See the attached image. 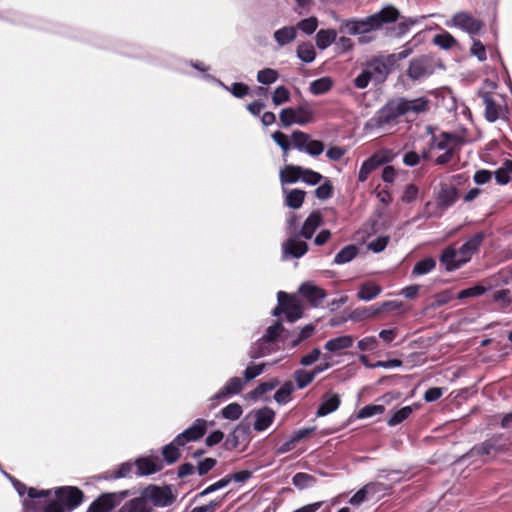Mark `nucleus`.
Returning <instances> with one entry per match:
<instances>
[{
  "instance_id": "f257e3e1",
  "label": "nucleus",
  "mask_w": 512,
  "mask_h": 512,
  "mask_svg": "<svg viewBox=\"0 0 512 512\" xmlns=\"http://www.w3.org/2000/svg\"><path fill=\"white\" fill-rule=\"evenodd\" d=\"M31 500L23 503V512H71L83 501V493L72 486L51 490L29 489Z\"/></svg>"
},
{
  "instance_id": "f03ea898",
  "label": "nucleus",
  "mask_w": 512,
  "mask_h": 512,
  "mask_svg": "<svg viewBox=\"0 0 512 512\" xmlns=\"http://www.w3.org/2000/svg\"><path fill=\"white\" fill-rule=\"evenodd\" d=\"M483 240V234L478 233L466 241L459 249L454 247L446 248L441 257V263L447 270H455L467 263L473 254L479 249Z\"/></svg>"
},
{
  "instance_id": "7ed1b4c3",
  "label": "nucleus",
  "mask_w": 512,
  "mask_h": 512,
  "mask_svg": "<svg viewBox=\"0 0 512 512\" xmlns=\"http://www.w3.org/2000/svg\"><path fill=\"white\" fill-rule=\"evenodd\" d=\"M397 18V9L392 6H387L364 20L347 21L345 27L350 34L367 33L381 27L384 23L394 22Z\"/></svg>"
},
{
  "instance_id": "20e7f679",
  "label": "nucleus",
  "mask_w": 512,
  "mask_h": 512,
  "mask_svg": "<svg viewBox=\"0 0 512 512\" xmlns=\"http://www.w3.org/2000/svg\"><path fill=\"white\" fill-rule=\"evenodd\" d=\"M401 116L402 113L397 100L392 99L375 113V115L368 121L367 126L376 129L391 127L398 122V119Z\"/></svg>"
},
{
  "instance_id": "39448f33",
  "label": "nucleus",
  "mask_w": 512,
  "mask_h": 512,
  "mask_svg": "<svg viewBox=\"0 0 512 512\" xmlns=\"http://www.w3.org/2000/svg\"><path fill=\"white\" fill-rule=\"evenodd\" d=\"M315 111L309 104H303L298 108H284L279 114L280 122L284 127L293 124L306 125L314 121Z\"/></svg>"
},
{
  "instance_id": "423d86ee",
  "label": "nucleus",
  "mask_w": 512,
  "mask_h": 512,
  "mask_svg": "<svg viewBox=\"0 0 512 512\" xmlns=\"http://www.w3.org/2000/svg\"><path fill=\"white\" fill-rule=\"evenodd\" d=\"M445 25L458 28L469 34L471 38L475 37L484 26L481 20L465 11L455 13L450 20L446 21Z\"/></svg>"
},
{
  "instance_id": "0eeeda50",
  "label": "nucleus",
  "mask_w": 512,
  "mask_h": 512,
  "mask_svg": "<svg viewBox=\"0 0 512 512\" xmlns=\"http://www.w3.org/2000/svg\"><path fill=\"white\" fill-rule=\"evenodd\" d=\"M457 198L456 190L449 186H442L437 194L436 202L426 204V214L428 217H440L442 213L450 207Z\"/></svg>"
},
{
  "instance_id": "6e6552de",
  "label": "nucleus",
  "mask_w": 512,
  "mask_h": 512,
  "mask_svg": "<svg viewBox=\"0 0 512 512\" xmlns=\"http://www.w3.org/2000/svg\"><path fill=\"white\" fill-rule=\"evenodd\" d=\"M395 64L396 56L394 54H388L371 59L367 62L366 67L375 81L383 82L391 73Z\"/></svg>"
},
{
  "instance_id": "1a4fd4ad",
  "label": "nucleus",
  "mask_w": 512,
  "mask_h": 512,
  "mask_svg": "<svg viewBox=\"0 0 512 512\" xmlns=\"http://www.w3.org/2000/svg\"><path fill=\"white\" fill-rule=\"evenodd\" d=\"M147 501L154 507H167L175 501L170 487L149 486L143 491Z\"/></svg>"
},
{
  "instance_id": "9d476101",
  "label": "nucleus",
  "mask_w": 512,
  "mask_h": 512,
  "mask_svg": "<svg viewBox=\"0 0 512 512\" xmlns=\"http://www.w3.org/2000/svg\"><path fill=\"white\" fill-rule=\"evenodd\" d=\"M482 100L485 105V117L489 122H495L499 118L505 116L508 112L501 95H491L484 93Z\"/></svg>"
},
{
  "instance_id": "9b49d317",
  "label": "nucleus",
  "mask_w": 512,
  "mask_h": 512,
  "mask_svg": "<svg viewBox=\"0 0 512 512\" xmlns=\"http://www.w3.org/2000/svg\"><path fill=\"white\" fill-rule=\"evenodd\" d=\"M282 331L283 326L280 322H275L273 325L269 326L262 338L252 346L250 356L252 358H259L268 354L270 351L265 345L273 343Z\"/></svg>"
},
{
  "instance_id": "f8f14e48",
  "label": "nucleus",
  "mask_w": 512,
  "mask_h": 512,
  "mask_svg": "<svg viewBox=\"0 0 512 512\" xmlns=\"http://www.w3.org/2000/svg\"><path fill=\"white\" fill-rule=\"evenodd\" d=\"M279 305L283 307V311L286 314V318L290 322H294L302 316V305L300 301L288 295L287 293L280 291L278 292Z\"/></svg>"
},
{
  "instance_id": "ddd939ff",
  "label": "nucleus",
  "mask_w": 512,
  "mask_h": 512,
  "mask_svg": "<svg viewBox=\"0 0 512 512\" xmlns=\"http://www.w3.org/2000/svg\"><path fill=\"white\" fill-rule=\"evenodd\" d=\"M400 107L402 116L418 115L429 109V100L426 97H418L414 99L396 98Z\"/></svg>"
},
{
  "instance_id": "4468645a",
  "label": "nucleus",
  "mask_w": 512,
  "mask_h": 512,
  "mask_svg": "<svg viewBox=\"0 0 512 512\" xmlns=\"http://www.w3.org/2000/svg\"><path fill=\"white\" fill-rule=\"evenodd\" d=\"M208 422L204 419H197L192 426L180 433L175 442L178 446H184L187 442L200 439L206 432Z\"/></svg>"
},
{
  "instance_id": "2eb2a0df",
  "label": "nucleus",
  "mask_w": 512,
  "mask_h": 512,
  "mask_svg": "<svg viewBox=\"0 0 512 512\" xmlns=\"http://www.w3.org/2000/svg\"><path fill=\"white\" fill-rule=\"evenodd\" d=\"M505 442L501 436H494L490 439L485 440L483 443L475 445L469 452L468 456L473 457L476 455H492L503 451L505 448Z\"/></svg>"
},
{
  "instance_id": "dca6fc26",
  "label": "nucleus",
  "mask_w": 512,
  "mask_h": 512,
  "mask_svg": "<svg viewBox=\"0 0 512 512\" xmlns=\"http://www.w3.org/2000/svg\"><path fill=\"white\" fill-rule=\"evenodd\" d=\"M460 144L461 139L457 135L443 132L439 135L433 136L430 144V151H447L450 148H458Z\"/></svg>"
},
{
  "instance_id": "f3484780",
  "label": "nucleus",
  "mask_w": 512,
  "mask_h": 512,
  "mask_svg": "<svg viewBox=\"0 0 512 512\" xmlns=\"http://www.w3.org/2000/svg\"><path fill=\"white\" fill-rule=\"evenodd\" d=\"M432 72V65L426 57L411 60L407 70V74L412 80H420L428 77Z\"/></svg>"
},
{
  "instance_id": "a211bd4d",
  "label": "nucleus",
  "mask_w": 512,
  "mask_h": 512,
  "mask_svg": "<svg viewBox=\"0 0 512 512\" xmlns=\"http://www.w3.org/2000/svg\"><path fill=\"white\" fill-rule=\"evenodd\" d=\"M308 251V245L296 238H289L282 244V259L300 258Z\"/></svg>"
},
{
  "instance_id": "6ab92c4d",
  "label": "nucleus",
  "mask_w": 512,
  "mask_h": 512,
  "mask_svg": "<svg viewBox=\"0 0 512 512\" xmlns=\"http://www.w3.org/2000/svg\"><path fill=\"white\" fill-rule=\"evenodd\" d=\"M299 292L313 307H318L326 297V293L322 288L309 282L303 283L299 288Z\"/></svg>"
},
{
  "instance_id": "aec40b11",
  "label": "nucleus",
  "mask_w": 512,
  "mask_h": 512,
  "mask_svg": "<svg viewBox=\"0 0 512 512\" xmlns=\"http://www.w3.org/2000/svg\"><path fill=\"white\" fill-rule=\"evenodd\" d=\"M162 469V461L159 457H145L136 461L135 474L138 476L150 475Z\"/></svg>"
},
{
  "instance_id": "412c9836",
  "label": "nucleus",
  "mask_w": 512,
  "mask_h": 512,
  "mask_svg": "<svg viewBox=\"0 0 512 512\" xmlns=\"http://www.w3.org/2000/svg\"><path fill=\"white\" fill-rule=\"evenodd\" d=\"M254 418L255 422L253 428L255 431L261 432L266 430L273 423L275 412L268 407H264L254 412Z\"/></svg>"
},
{
  "instance_id": "4be33fe9",
  "label": "nucleus",
  "mask_w": 512,
  "mask_h": 512,
  "mask_svg": "<svg viewBox=\"0 0 512 512\" xmlns=\"http://www.w3.org/2000/svg\"><path fill=\"white\" fill-rule=\"evenodd\" d=\"M341 400L338 394L335 393H326L322 397V401L319 405V408L316 412L317 417H324L334 411H336L340 406Z\"/></svg>"
},
{
  "instance_id": "5701e85b",
  "label": "nucleus",
  "mask_w": 512,
  "mask_h": 512,
  "mask_svg": "<svg viewBox=\"0 0 512 512\" xmlns=\"http://www.w3.org/2000/svg\"><path fill=\"white\" fill-rule=\"evenodd\" d=\"M242 388V380L238 377H232L214 396L210 398V401L221 400L230 395L238 394L242 391Z\"/></svg>"
},
{
  "instance_id": "b1692460",
  "label": "nucleus",
  "mask_w": 512,
  "mask_h": 512,
  "mask_svg": "<svg viewBox=\"0 0 512 512\" xmlns=\"http://www.w3.org/2000/svg\"><path fill=\"white\" fill-rule=\"evenodd\" d=\"M119 512H153L152 505L148 503L144 493L139 497L133 498L126 502Z\"/></svg>"
},
{
  "instance_id": "393cba45",
  "label": "nucleus",
  "mask_w": 512,
  "mask_h": 512,
  "mask_svg": "<svg viewBox=\"0 0 512 512\" xmlns=\"http://www.w3.org/2000/svg\"><path fill=\"white\" fill-rule=\"evenodd\" d=\"M354 338L351 335H342L328 340L324 348L331 353H338L342 350L352 347Z\"/></svg>"
},
{
  "instance_id": "a878e982",
  "label": "nucleus",
  "mask_w": 512,
  "mask_h": 512,
  "mask_svg": "<svg viewBox=\"0 0 512 512\" xmlns=\"http://www.w3.org/2000/svg\"><path fill=\"white\" fill-rule=\"evenodd\" d=\"M321 223V214L319 212L311 213L305 220L300 231V235L306 239H310L313 236L316 229L321 225Z\"/></svg>"
},
{
  "instance_id": "bb28decb",
  "label": "nucleus",
  "mask_w": 512,
  "mask_h": 512,
  "mask_svg": "<svg viewBox=\"0 0 512 512\" xmlns=\"http://www.w3.org/2000/svg\"><path fill=\"white\" fill-rule=\"evenodd\" d=\"M383 487L382 484L379 483H370L365 485L363 488L358 490L349 500V503L352 505H360L363 503L369 494H375L381 490Z\"/></svg>"
},
{
  "instance_id": "cd10ccee",
  "label": "nucleus",
  "mask_w": 512,
  "mask_h": 512,
  "mask_svg": "<svg viewBox=\"0 0 512 512\" xmlns=\"http://www.w3.org/2000/svg\"><path fill=\"white\" fill-rule=\"evenodd\" d=\"M274 39L282 47L293 42L297 37V28L294 26H284L274 32Z\"/></svg>"
},
{
  "instance_id": "c85d7f7f",
  "label": "nucleus",
  "mask_w": 512,
  "mask_h": 512,
  "mask_svg": "<svg viewBox=\"0 0 512 512\" xmlns=\"http://www.w3.org/2000/svg\"><path fill=\"white\" fill-rule=\"evenodd\" d=\"M303 167L296 165H286L280 171V180L282 184L295 183L301 180Z\"/></svg>"
},
{
  "instance_id": "c756f323",
  "label": "nucleus",
  "mask_w": 512,
  "mask_h": 512,
  "mask_svg": "<svg viewBox=\"0 0 512 512\" xmlns=\"http://www.w3.org/2000/svg\"><path fill=\"white\" fill-rule=\"evenodd\" d=\"M334 85L331 77L325 76L312 81L309 85V91L313 95H322L329 92Z\"/></svg>"
},
{
  "instance_id": "7c9ffc66",
  "label": "nucleus",
  "mask_w": 512,
  "mask_h": 512,
  "mask_svg": "<svg viewBox=\"0 0 512 512\" xmlns=\"http://www.w3.org/2000/svg\"><path fill=\"white\" fill-rule=\"evenodd\" d=\"M285 194V204L289 208L292 209H299L305 199V191L300 189H291V190H284Z\"/></svg>"
},
{
  "instance_id": "2f4dec72",
  "label": "nucleus",
  "mask_w": 512,
  "mask_h": 512,
  "mask_svg": "<svg viewBox=\"0 0 512 512\" xmlns=\"http://www.w3.org/2000/svg\"><path fill=\"white\" fill-rule=\"evenodd\" d=\"M382 164V159L378 155H373L360 167L359 174H358V180L360 182H364L367 180L368 176L372 171H374L378 166Z\"/></svg>"
},
{
  "instance_id": "473e14b6",
  "label": "nucleus",
  "mask_w": 512,
  "mask_h": 512,
  "mask_svg": "<svg viewBox=\"0 0 512 512\" xmlns=\"http://www.w3.org/2000/svg\"><path fill=\"white\" fill-rule=\"evenodd\" d=\"M381 293V287L373 282H367L361 285L357 296L360 300L370 301Z\"/></svg>"
},
{
  "instance_id": "72a5a7b5",
  "label": "nucleus",
  "mask_w": 512,
  "mask_h": 512,
  "mask_svg": "<svg viewBox=\"0 0 512 512\" xmlns=\"http://www.w3.org/2000/svg\"><path fill=\"white\" fill-rule=\"evenodd\" d=\"M337 33L333 29H321L316 34V45L319 49L324 50L329 47L336 39Z\"/></svg>"
},
{
  "instance_id": "f704fd0d",
  "label": "nucleus",
  "mask_w": 512,
  "mask_h": 512,
  "mask_svg": "<svg viewBox=\"0 0 512 512\" xmlns=\"http://www.w3.org/2000/svg\"><path fill=\"white\" fill-rule=\"evenodd\" d=\"M297 57L305 62L311 63L315 60L316 52L314 46L311 43H301L297 46Z\"/></svg>"
},
{
  "instance_id": "c9c22d12",
  "label": "nucleus",
  "mask_w": 512,
  "mask_h": 512,
  "mask_svg": "<svg viewBox=\"0 0 512 512\" xmlns=\"http://www.w3.org/2000/svg\"><path fill=\"white\" fill-rule=\"evenodd\" d=\"M358 254V249L355 245H348L341 249L334 258V263L345 264L354 259Z\"/></svg>"
},
{
  "instance_id": "e433bc0d",
  "label": "nucleus",
  "mask_w": 512,
  "mask_h": 512,
  "mask_svg": "<svg viewBox=\"0 0 512 512\" xmlns=\"http://www.w3.org/2000/svg\"><path fill=\"white\" fill-rule=\"evenodd\" d=\"M295 388L291 381L285 382L275 393L274 399L279 404H285L289 401L290 395L294 392Z\"/></svg>"
},
{
  "instance_id": "4c0bfd02",
  "label": "nucleus",
  "mask_w": 512,
  "mask_h": 512,
  "mask_svg": "<svg viewBox=\"0 0 512 512\" xmlns=\"http://www.w3.org/2000/svg\"><path fill=\"white\" fill-rule=\"evenodd\" d=\"M292 483L298 489H305L314 485L316 483V479L311 474L299 472L293 476Z\"/></svg>"
},
{
  "instance_id": "58836bf2",
  "label": "nucleus",
  "mask_w": 512,
  "mask_h": 512,
  "mask_svg": "<svg viewBox=\"0 0 512 512\" xmlns=\"http://www.w3.org/2000/svg\"><path fill=\"white\" fill-rule=\"evenodd\" d=\"M218 83L221 87L229 91L236 98L245 97L246 95H248L250 90L248 85L240 82L233 83L231 86H227L221 81H218Z\"/></svg>"
},
{
  "instance_id": "ea45409f",
  "label": "nucleus",
  "mask_w": 512,
  "mask_h": 512,
  "mask_svg": "<svg viewBox=\"0 0 512 512\" xmlns=\"http://www.w3.org/2000/svg\"><path fill=\"white\" fill-rule=\"evenodd\" d=\"M278 78V71L272 68H265L257 73V81L264 85L273 84L278 80Z\"/></svg>"
},
{
  "instance_id": "a19ab883",
  "label": "nucleus",
  "mask_w": 512,
  "mask_h": 512,
  "mask_svg": "<svg viewBox=\"0 0 512 512\" xmlns=\"http://www.w3.org/2000/svg\"><path fill=\"white\" fill-rule=\"evenodd\" d=\"M311 137L302 131H294L291 135V142L294 148L305 152Z\"/></svg>"
},
{
  "instance_id": "79ce46f5",
  "label": "nucleus",
  "mask_w": 512,
  "mask_h": 512,
  "mask_svg": "<svg viewBox=\"0 0 512 512\" xmlns=\"http://www.w3.org/2000/svg\"><path fill=\"white\" fill-rule=\"evenodd\" d=\"M294 380L296 382L297 388L303 389L314 380V376L311 371L298 369L294 372Z\"/></svg>"
},
{
  "instance_id": "37998d69",
  "label": "nucleus",
  "mask_w": 512,
  "mask_h": 512,
  "mask_svg": "<svg viewBox=\"0 0 512 512\" xmlns=\"http://www.w3.org/2000/svg\"><path fill=\"white\" fill-rule=\"evenodd\" d=\"M322 181L321 185H319L315 190V196L319 200H327L333 195V185L328 178L324 177Z\"/></svg>"
},
{
  "instance_id": "c03bdc74",
  "label": "nucleus",
  "mask_w": 512,
  "mask_h": 512,
  "mask_svg": "<svg viewBox=\"0 0 512 512\" xmlns=\"http://www.w3.org/2000/svg\"><path fill=\"white\" fill-rule=\"evenodd\" d=\"M385 407L383 405L370 404L361 408L357 413L358 419H366L384 413Z\"/></svg>"
},
{
  "instance_id": "a18cd8bd",
  "label": "nucleus",
  "mask_w": 512,
  "mask_h": 512,
  "mask_svg": "<svg viewBox=\"0 0 512 512\" xmlns=\"http://www.w3.org/2000/svg\"><path fill=\"white\" fill-rule=\"evenodd\" d=\"M242 413V407L238 403H231L221 410V416L232 421L239 419Z\"/></svg>"
},
{
  "instance_id": "49530a36",
  "label": "nucleus",
  "mask_w": 512,
  "mask_h": 512,
  "mask_svg": "<svg viewBox=\"0 0 512 512\" xmlns=\"http://www.w3.org/2000/svg\"><path fill=\"white\" fill-rule=\"evenodd\" d=\"M413 412V408L411 406H405L396 411L391 418L387 421L389 426H396L406 420Z\"/></svg>"
},
{
  "instance_id": "de8ad7c7",
  "label": "nucleus",
  "mask_w": 512,
  "mask_h": 512,
  "mask_svg": "<svg viewBox=\"0 0 512 512\" xmlns=\"http://www.w3.org/2000/svg\"><path fill=\"white\" fill-rule=\"evenodd\" d=\"M179 447L175 440L163 448V457L167 463L172 464L176 462L180 457Z\"/></svg>"
},
{
  "instance_id": "09e8293b",
  "label": "nucleus",
  "mask_w": 512,
  "mask_h": 512,
  "mask_svg": "<svg viewBox=\"0 0 512 512\" xmlns=\"http://www.w3.org/2000/svg\"><path fill=\"white\" fill-rule=\"evenodd\" d=\"M436 262L433 258H425L417 262L413 268L412 273L414 275H424L434 269Z\"/></svg>"
},
{
  "instance_id": "8fccbe9b",
  "label": "nucleus",
  "mask_w": 512,
  "mask_h": 512,
  "mask_svg": "<svg viewBox=\"0 0 512 512\" xmlns=\"http://www.w3.org/2000/svg\"><path fill=\"white\" fill-rule=\"evenodd\" d=\"M434 43L443 49H450L457 45V40L450 33L443 32L434 37Z\"/></svg>"
},
{
  "instance_id": "3c124183",
  "label": "nucleus",
  "mask_w": 512,
  "mask_h": 512,
  "mask_svg": "<svg viewBox=\"0 0 512 512\" xmlns=\"http://www.w3.org/2000/svg\"><path fill=\"white\" fill-rule=\"evenodd\" d=\"M381 311H398L399 313H404V303L399 300L385 301L381 304L380 307L374 310L373 315Z\"/></svg>"
},
{
  "instance_id": "603ef678",
  "label": "nucleus",
  "mask_w": 512,
  "mask_h": 512,
  "mask_svg": "<svg viewBox=\"0 0 512 512\" xmlns=\"http://www.w3.org/2000/svg\"><path fill=\"white\" fill-rule=\"evenodd\" d=\"M317 27L318 19L312 16L299 21L296 28L300 29L303 33L307 35H311L316 31Z\"/></svg>"
},
{
  "instance_id": "864d4df0",
  "label": "nucleus",
  "mask_w": 512,
  "mask_h": 512,
  "mask_svg": "<svg viewBox=\"0 0 512 512\" xmlns=\"http://www.w3.org/2000/svg\"><path fill=\"white\" fill-rule=\"evenodd\" d=\"M290 100V92L285 86H278L272 94V102L279 106Z\"/></svg>"
},
{
  "instance_id": "5fc2aeb1",
  "label": "nucleus",
  "mask_w": 512,
  "mask_h": 512,
  "mask_svg": "<svg viewBox=\"0 0 512 512\" xmlns=\"http://www.w3.org/2000/svg\"><path fill=\"white\" fill-rule=\"evenodd\" d=\"M323 179L324 177L320 173L308 168H303L301 180L304 183L314 186L319 184Z\"/></svg>"
},
{
  "instance_id": "6e6d98bb",
  "label": "nucleus",
  "mask_w": 512,
  "mask_h": 512,
  "mask_svg": "<svg viewBox=\"0 0 512 512\" xmlns=\"http://www.w3.org/2000/svg\"><path fill=\"white\" fill-rule=\"evenodd\" d=\"M471 39H472V46L470 49V53L473 56H475L480 62L485 61L487 59L485 46L481 43L480 40L476 39L475 37H473Z\"/></svg>"
},
{
  "instance_id": "4d7b16f0",
  "label": "nucleus",
  "mask_w": 512,
  "mask_h": 512,
  "mask_svg": "<svg viewBox=\"0 0 512 512\" xmlns=\"http://www.w3.org/2000/svg\"><path fill=\"white\" fill-rule=\"evenodd\" d=\"M231 482V477H228V475L224 476L217 482L209 485L207 488H205L202 492L199 493V497L206 496L210 493H213L217 490H220L222 488H225L229 483Z\"/></svg>"
},
{
  "instance_id": "13d9d810",
  "label": "nucleus",
  "mask_w": 512,
  "mask_h": 512,
  "mask_svg": "<svg viewBox=\"0 0 512 512\" xmlns=\"http://www.w3.org/2000/svg\"><path fill=\"white\" fill-rule=\"evenodd\" d=\"M486 288L482 285H476L460 291L457 295L458 299H466L470 297H476L484 294Z\"/></svg>"
},
{
  "instance_id": "bf43d9fd",
  "label": "nucleus",
  "mask_w": 512,
  "mask_h": 512,
  "mask_svg": "<svg viewBox=\"0 0 512 512\" xmlns=\"http://www.w3.org/2000/svg\"><path fill=\"white\" fill-rule=\"evenodd\" d=\"M272 139L282 149L283 152H289V150L291 148V143L286 134H284L281 131H275L272 134Z\"/></svg>"
},
{
  "instance_id": "052dcab7",
  "label": "nucleus",
  "mask_w": 512,
  "mask_h": 512,
  "mask_svg": "<svg viewBox=\"0 0 512 512\" xmlns=\"http://www.w3.org/2000/svg\"><path fill=\"white\" fill-rule=\"evenodd\" d=\"M278 385L277 380H271L268 382H262L260 383L255 390L252 392V395L254 398H259L265 393L273 390Z\"/></svg>"
},
{
  "instance_id": "680f3d73",
  "label": "nucleus",
  "mask_w": 512,
  "mask_h": 512,
  "mask_svg": "<svg viewBox=\"0 0 512 512\" xmlns=\"http://www.w3.org/2000/svg\"><path fill=\"white\" fill-rule=\"evenodd\" d=\"M373 79L367 67L354 79V85L358 89H365Z\"/></svg>"
},
{
  "instance_id": "e2e57ef3",
  "label": "nucleus",
  "mask_w": 512,
  "mask_h": 512,
  "mask_svg": "<svg viewBox=\"0 0 512 512\" xmlns=\"http://www.w3.org/2000/svg\"><path fill=\"white\" fill-rule=\"evenodd\" d=\"M265 364L249 365L244 371L245 381H251L263 373Z\"/></svg>"
},
{
  "instance_id": "0e129e2a",
  "label": "nucleus",
  "mask_w": 512,
  "mask_h": 512,
  "mask_svg": "<svg viewBox=\"0 0 512 512\" xmlns=\"http://www.w3.org/2000/svg\"><path fill=\"white\" fill-rule=\"evenodd\" d=\"M388 242H389L388 236H380L377 239L369 242L368 249L375 253L382 252L386 248Z\"/></svg>"
},
{
  "instance_id": "69168bd1",
  "label": "nucleus",
  "mask_w": 512,
  "mask_h": 512,
  "mask_svg": "<svg viewBox=\"0 0 512 512\" xmlns=\"http://www.w3.org/2000/svg\"><path fill=\"white\" fill-rule=\"evenodd\" d=\"M378 342L374 336H369L358 341V348L361 351H374L377 348Z\"/></svg>"
},
{
  "instance_id": "338daca9",
  "label": "nucleus",
  "mask_w": 512,
  "mask_h": 512,
  "mask_svg": "<svg viewBox=\"0 0 512 512\" xmlns=\"http://www.w3.org/2000/svg\"><path fill=\"white\" fill-rule=\"evenodd\" d=\"M510 294V290L508 289L499 290L494 293L493 299L502 307H507L511 302Z\"/></svg>"
},
{
  "instance_id": "774afa93",
  "label": "nucleus",
  "mask_w": 512,
  "mask_h": 512,
  "mask_svg": "<svg viewBox=\"0 0 512 512\" xmlns=\"http://www.w3.org/2000/svg\"><path fill=\"white\" fill-rule=\"evenodd\" d=\"M324 151V144L319 140H310L305 152L311 156H319Z\"/></svg>"
}]
</instances>
